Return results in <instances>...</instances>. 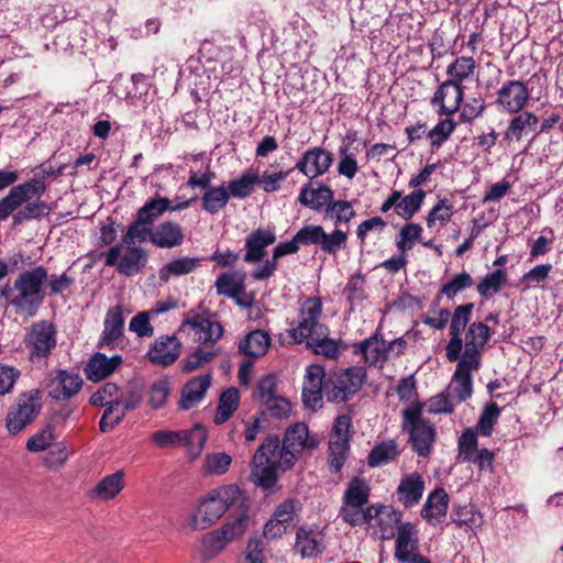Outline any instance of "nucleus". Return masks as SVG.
<instances>
[{
	"label": "nucleus",
	"instance_id": "nucleus-6",
	"mask_svg": "<svg viewBox=\"0 0 563 563\" xmlns=\"http://www.w3.org/2000/svg\"><path fill=\"white\" fill-rule=\"evenodd\" d=\"M402 418V429L409 433L413 451L419 456H428L434 442V429L429 421L421 418V406L404 409Z\"/></svg>",
	"mask_w": 563,
	"mask_h": 563
},
{
	"label": "nucleus",
	"instance_id": "nucleus-37",
	"mask_svg": "<svg viewBox=\"0 0 563 563\" xmlns=\"http://www.w3.org/2000/svg\"><path fill=\"white\" fill-rule=\"evenodd\" d=\"M504 132V140L507 142L520 141L523 135L537 129L539 119L532 112L516 113Z\"/></svg>",
	"mask_w": 563,
	"mask_h": 563
},
{
	"label": "nucleus",
	"instance_id": "nucleus-19",
	"mask_svg": "<svg viewBox=\"0 0 563 563\" xmlns=\"http://www.w3.org/2000/svg\"><path fill=\"white\" fill-rule=\"evenodd\" d=\"M333 163V155L328 150L314 146L308 148L295 165V169L309 179L324 175Z\"/></svg>",
	"mask_w": 563,
	"mask_h": 563
},
{
	"label": "nucleus",
	"instance_id": "nucleus-58",
	"mask_svg": "<svg viewBox=\"0 0 563 563\" xmlns=\"http://www.w3.org/2000/svg\"><path fill=\"white\" fill-rule=\"evenodd\" d=\"M104 407V412L99 421V428L101 432H108L112 430L122 421L125 416L119 400H110V402Z\"/></svg>",
	"mask_w": 563,
	"mask_h": 563
},
{
	"label": "nucleus",
	"instance_id": "nucleus-44",
	"mask_svg": "<svg viewBox=\"0 0 563 563\" xmlns=\"http://www.w3.org/2000/svg\"><path fill=\"white\" fill-rule=\"evenodd\" d=\"M202 209L210 214L218 213L230 200V194L224 186H211L201 197Z\"/></svg>",
	"mask_w": 563,
	"mask_h": 563
},
{
	"label": "nucleus",
	"instance_id": "nucleus-43",
	"mask_svg": "<svg viewBox=\"0 0 563 563\" xmlns=\"http://www.w3.org/2000/svg\"><path fill=\"white\" fill-rule=\"evenodd\" d=\"M198 257H180L165 264L159 269V278L167 282L172 276L179 277L192 273L200 264Z\"/></svg>",
	"mask_w": 563,
	"mask_h": 563
},
{
	"label": "nucleus",
	"instance_id": "nucleus-40",
	"mask_svg": "<svg viewBox=\"0 0 563 563\" xmlns=\"http://www.w3.org/2000/svg\"><path fill=\"white\" fill-rule=\"evenodd\" d=\"M356 216L352 202L347 200H332L323 214L325 220H331L334 223V229H340L341 224H347Z\"/></svg>",
	"mask_w": 563,
	"mask_h": 563
},
{
	"label": "nucleus",
	"instance_id": "nucleus-15",
	"mask_svg": "<svg viewBox=\"0 0 563 563\" xmlns=\"http://www.w3.org/2000/svg\"><path fill=\"white\" fill-rule=\"evenodd\" d=\"M247 523L249 516L242 511L234 520L225 522L221 529L207 534L203 539L207 552L211 555L221 552L229 541L245 532Z\"/></svg>",
	"mask_w": 563,
	"mask_h": 563
},
{
	"label": "nucleus",
	"instance_id": "nucleus-31",
	"mask_svg": "<svg viewBox=\"0 0 563 563\" xmlns=\"http://www.w3.org/2000/svg\"><path fill=\"white\" fill-rule=\"evenodd\" d=\"M333 198L334 191L327 185H320L318 188L306 185L300 189L298 201L313 211L324 213Z\"/></svg>",
	"mask_w": 563,
	"mask_h": 563
},
{
	"label": "nucleus",
	"instance_id": "nucleus-3",
	"mask_svg": "<svg viewBox=\"0 0 563 563\" xmlns=\"http://www.w3.org/2000/svg\"><path fill=\"white\" fill-rule=\"evenodd\" d=\"M48 272L44 266H36L18 275L14 279V298L12 307L19 316L32 318L45 298L44 285L47 283Z\"/></svg>",
	"mask_w": 563,
	"mask_h": 563
},
{
	"label": "nucleus",
	"instance_id": "nucleus-4",
	"mask_svg": "<svg viewBox=\"0 0 563 563\" xmlns=\"http://www.w3.org/2000/svg\"><path fill=\"white\" fill-rule=\"evenodd\" d=\"M339 517L353 527L367 525L373 519H377L382 530V538L388 539L394 536V527L400 522L401 514L389 506H365L342 500Z\"/></svg>",
	"mask_w": 563,
	"mask_h": 563
},
{
	"label": "nucleus",
	"instance_id": "nucleus-46",
	"mask_svg": "<svg viewBox=\"0 0 563 563\" xmlns=\"http://www.w3.org/2000/svg\"><path fill=\"white\" fill-rule=\"evenodd\" d=\"M426 198V191L422 189H415L409 195L405 196L401 201L396 206L395 212L402 220H410L420 210L423 200Z\"/></svg>",
	"mask_w": 563,
	"mask_h": 563
},
{
	"label": "nucleus",
	"instance_id": "nucleus-50",
	"mask_svg": "<svg viewBox=\"0 0 563 563\" xmlns=\"http://www.w3.org/2000/svg\"><path fill=\"white\" fill-rule=\"evenodd\" d=\"M371 487L365 478L354 476L347 484L342 500L368 505Z\"/></svg>",
	"mask_w": 563,
	"mask_h": 563
},
{
	"label": "nucleus",
	"instance_id": "nucleus-53",
	"mask_svg": "<svg viewBox=\"0 0 563 563\" xmlns=\"http://www.w3.org/2000/svg\"><path fill=\"white\" fill-rule=\"evenodd\" d=\"M398 455L395 441L383 442L375 445L367 456V464L371 467H377L389 463Z\"/></svg>",
	"mask_w": 563,
	"mask_h": 563
},
{
	"label": "nucleus",
	"instance_id": "nucleus-48",
	"mask_svg": "<svg viewBox=\"0 0 563 563\" xmlns=\"http://www.w3.org/2000/svg\"><path fill=\"white\" fill-rule=\"evenodd\" d=\"M258 180V174L253 172H246L243 173L240 178L230 180L227 189L230 196L238 199H244L253 192L254 186L257 184Z\"/></svg>",
	"mask_w": 563,
	"mask_h": 563
},
{
	"label": "nucleus",
	"instance_id": "nucleus-29",
	"mask_svg": "<svg viewBox=\"0 0 563 563\" xmlns=\"http://www.w3.org/2000/svg\"><path fill=\"white\" fill-rule=\"evenodd\" d=\"M424 492V481L422 476L417 473L405 475L398 487V500L406 507L410 508L419 504Z\"/></svg>",
	"mask_w": 563,
	"mask_h": 563
},
{
	"label": "nucleus",
	"instance_id": "nucleus-64",
	"mask_svg": "<svg viewBox=\"0 0 563 563\" xmlns=\"http://www.w3.org/2000/svg\"><path fill=\"white\" fill-rule=\"evenodd\" d=\"M54 439L53 427L46 426L27 440L26 449L30 452L45 451L52 446Z\"/></svg>",
	"mask_w": 563,
	"mask_h": 563
},
{
	"label": "nucleus",
	"instance_id": "nucleus-20",
	"mask_svg": "<svg viewBox=\"0 0 563 563\" xmlns=\"http://www.w3.org/2000/svg\"><path fill=\"white\" fill-rule=\"evenodd\" d=\"M151 84L143 74H134L125 84L117 82L115 95L130 106L146 109L150 100Z\"/></svg>",
	"mask_w": 563,
	"mask_h": 563
},
{
	"label": "nucleus",
	"instance_id": "nucleus-60",
	"mask_svg": "<svg viewBox=\"0 0 563 563\" xmlns=\"http://www.w3.org/2000/svg\"><path fill=\"white\" fill-rule=\"evenodd\" d=\"M231 462V456L224 452L208 454L205 457L202 470L209 475H222L227 473Z\"/></svg>",
	"mask_w": 563,
	"mask_h": 563
},
{
	"label": "nucleus",
	"instance_id": "nucleus-54",
	"mask_svg": "<svg viewBox=\"0 0 563 563\" xmlns=\"http://www.w3.org/2000/svg\"><path fill=\"white\" fill-rule=\"evenodd\" d=\"M454 213V206L448 198H439L427 216V225L432 228L437 222L444 227Z\"/></svg>",
	"mask_w": 563,
	"mask_h": 563
},
{
	"label": "nucleus",
	"instance_id": "nucleus-11",
	"mask_svg": "<svg viewBox=\"0 0 563 563\" xmlns=\"http://www.w3.org/2000/svg\"><path fill=\"white\" fill-rule=\"evenodd\" d=\"M322 313V301L319 297L308 298L300 307L297 327L289 330L295 342L311 341L318 334H324L325 328L319 322Z\"/></svg>",
	"mask_w": 563,
	"mask_h": 563
},
{
	"label": "nucleus",
	"instance_id": "nucleus-35",
	"mask_svg": "<svg viewBox=\"0 0 563 563\" xmlns=\"http://www.w3.org/2000/svg\"><path fill=\"white\" fill-rule=\"evenodd\" d=\"M449 505V496L443 488L431 492L421 509V516L430 525H438L445 517Z\"/></svg>",
	"mask_w": 563,
	"mask_h": 563
},
{
	"label": "nucleus",
	"instance_id": "nucleus-63",
	"mask_svg": "<svg viewBox=\"0 0 563 563\" xmlns=\"http://www.w3.org/2000/svg\"><path fill=\"white\" fill-rule=\"evenodd\" d=\"M217 353L218 351L213 346L196 349V351L184 361L183 371L189 373L200 368L205 363L211 361Z\"/></svg>",
	"mask_w": 563,
	"mask_h": 563
},
{
	"label": "nucleus",
	"instance_id": "nucleus-26",
	"mask_svg": "<svg viewBox=\"0 0 563 563\" xmlns=\"http://www.w3.org/2000/svg\"><path fill=\"white\" fill-rule=\"evenodd\" d=\"M482 364L459 358L453 374L452 390L459 401H465L473 394V372H477Z\"/></svg>",
	"mask_w": 563,
	"mask_h": 563
},
{
	"label": "nucleus",
	"instance_id": "nucleus-34",
	"mask_svg": "<svg viewBox=\"0 0 563 563\" xmlns=\"http://www.w3.org/2000/svg\"><path fill=\"white\" fill-rule=\"evenodd\" d=\"M353 351L355 354H361L368 366L387 361L385 354V340H383L378 332L354 344Z\"/></svg>",
	"mask_w": 563,
	"mask_h": 563
},
{
	"label": "nucleus",
	"instance_id": "nucleus-49",
	"mask_svg": "<svg viewBox=\"0 0 563 563\" xmlns=\"http://www.w3.org/2000/svg\"><path fill=\"white\" fill-rule=\"evenodd\" d=\"M153 229L151 224L142 221L136 216V219L128 227L124 235L122 236V243L124 245H135L150 241L152 243Z\"/></svg>",
	"mask_w": 563,
	"mask_h": 563
},
{
	"label": "nucleus",
	"instance_id": "nucleus-22",
	"mask_svg": "<svg viewBox=\"0 0 563 563\" xmlns=\"http://www.w3.org/2000/svg\"><path fill=\"white\" fill-rule=\"evenodd\" d=\"M464 98L463 85L443 81L431 98V104L438 107V114L452 115L459 111Z\"/></svg>",
	"mask_w": 563,
	"mask_h": 563
},
{
	"label": "nucleus",
	"instance_id": "nucleus-42",
	"mask_svg": "<svg viewBox=\"0 0 563 563\" xmlns=\"http://www.w3.org/2000/svg\"><path fill=\"white\" fill-rule=\"evenodd\" d=\"M239 404L240 394L236 388L231 387L223 391L217 407V412L213 419L214 423L222 424L227 422L238 409Z\"/></svg>",
	"mask_w": 563,
	"mask_h": 563
},
{
	"label": "nucleus",
	"instance_id": "nucleus-23",
	"mask_svg": "<svg viewBox=\"0 0 563 563\" xmlns=\"http://www.w3.org/2000/svg\"><path fill=\"white\" fill-rule=\"evenodd\" d=\"M81 386L82 379L78 373L56 369L51 374L47 388L53 399L66 400L78 394Z\"/></svg>",
	"mask_w": 563,
	"mask_h": 563
},
{
	"label": "nucleus",
	"instance_id": "nucleus-17",
	"mask_svg": "<svg viewBox=\"0 0 563 563\" xmlns=\"http://www.w3.org/2000/svg\"><path fill=\"white\" fill-rule=\"evenodd\" d=\"M325 371L320 365H310L306 369L302 385V402L305 407L317 410L323 405L325 397Z\"/></svg>",
	"mask_w": 563,
	"mask_h": 563
},
{
	"label": "nucleus",
	"instance_id": "nucleus-5",
	"mask_svg": "<svg viewBox=\"0 0 563 563\" xmlns=\"http://www.w3.org/2000/svg\"><path fill=\"white\" fill-rule=\"evenodd\" d=\"M325 377V399L329 402L342 404L361 390L367 373L362 366H351L334 371Z\"/></svg>",
	"mask_w": 563,
	"mask_h": 563
},
{
	"label": "nucleus",
	"instance_id": "nucleus-8",
	"mask_svg": "<svg viewBox=\"0 0 563 563\" xmlns=\"http://www.w3.org/2000/svg\"><path fill=\"white\" fill-rule=\"evenodd\" d=\"M296 242L300 245H317L329 255L335 256L347 245V232L342 229H334L325 232L322 225L308 224L302 227L295 234Z\"/></svg>",
	"mask_w": 563,
	"mask_h": 563
},
{
	"label": "nucleus",
	"instance_id": "nucleus-61",
	"mask_svg": "<svg viewBox=\"0 0 563 563\" xmlns=\"http://www.w3.org/2000/svg\"><path fill=\"white\" fill-rule=\"evenodd\" d=\"M456 123L452 119L440 120L437 125L428 132L431 147L438 150L454 132Z\"/></svg>",
	"mask_w": 563,
	"mask_h": 563
},
{
	"label": "nucleus",
	"instance_id": "nucleus-10",
	"mask_svg": "<svg viewBox=\"0 0 563 563\" xmlns=\"http://www.w3.org/2000/svg\"><path fill=\"white\" fill-rule=\"evenodd\" d=\"M42 408L41 393L32 389L19 395L15 404L8 412L5 426L11 434L21 432L38 415Z\"/></svg>",
	"mask_w": 563,
	"mask_h": 563
},
{
	"label": "nucleus",
	"instance_id": "nucleus-41",
	"mask_svg": "<svg viewBox=\"0 0 563 563\" xmlns=\"http://www.w3.org/2000/svg\"><path fill=\"white\" fill-rule=\"evenodd\" d=\"M244 286V274L239 272H225L218 276L214 287L218 295L230 298L236 297Z\"/></svg>",
	"mask_w": 563,
	"mask_h": 563
},
{
	"label": "nucleus",
	"instance_id": "nucleus-7",
	"mask_svg": "<svg viewBox=\"0 0 563 563\" xmlns=\"http://www.w3.org/2000/svg\"><path fill=\"white\" fill-rule=\"evenodd\" d=\"M24 345L31 362L36 363L47 358L57 345L56 327L48 320L32 323L25 330Z\"/></svg>",
	"mask_w": 563,
	"mask_h": 563
},
{
	"label": "nucleus",
	"instance_id": "nucleus-39",
	"mask_svg": "<svg viewBox=\"0 0 563 563\" xmlns=\"http://www.w3.org/2000/svg\"><path fill=\"white\" fill-rule=\"evenodd\" d=\"M295 550L302 558H314L322 551L321 539L319 534L312 530L302 528L297 530Z\"/></svg>",
	"mask_w": 563,
	"mask_h": 563
},
{
	"label": "nucleus",
	"instance_id": "nucleus-18",
	"mask_svg": "<svg viewBox=\"0 0 563 563\" xmlns=\"http://www.w3.org/2000/svg\"><path fill=\"white\" fill-rule=\"evenodd\" d=\"M395 555L402 563H430L418 550L417 531L412 523H398Z\"/></svg>",
	"mask_w": 563,
	"mask_h": 563
},
{
	"label": "nucleus",
	"instance_id": "nucleus-51",
	"mask_svg": "<svg viewBox=\"0 0 563 563\" xmlns=\"http://www.w3.org/2000/svg\"><path fill=\"white\" fill-rule=\"evenodd\" d=\"M423 229L419 223H406L396 236V247L401 253L412 250L416 242L421 240Z\"/></svg>",
	"mask_w": 563,
	"mask_h": 563
},
{
	"label": "nucleus",
	"instance_id": "nucleus-16",
	"mask_svg": "<svg viewBox=\"0 0 563 563\" xmlns=\"http://www.w3.org/2000/svg\"><path fill=\"white\" fill-rule=\"evenodd\" d=\"M474 305L472 302L460 305L455 308L450 322V340L445 346V356L450 362H455L460 358L463 339L462 332L465 330L471 320Z\"/></svg>",
	"mask_w": 563,
	"mask_h": 563
},
{
	"label": "nucleus",
	"instance_id": "nucleus-13",
	"mask_svg": "<svg viewBox=\"0 0 563 563\" xmlns=\"http://www.w3.org/2000/svg\"><path fill=\"white\" fill-rule=\"evenodd\" d=\"M151 439L158 448L186 445L196 454H199L207 441V432L200 426L181 431L158 430L152 434Z\"/></svg>",
	"mask_w": 563,
	"mask_h": 563
},
{
	"label": "nucleus",
	"instance_id": "nucleus-33",
	"mask_svg": "<svg viewBox=\"0 0 563 563\" xmlns=\"http://www.w3.org/2000/svg\"><path fill=\"white\" fill-rule=\"evenodd\" d=\"M185 239L181 227L172 221H164L153 229L152 244L159 249H173L183 244Z\"/></svg>",
	"mask_w": 563,
	"mask_h": 563
},
{
	"label": "nucleus",
	"instance_id": "nucleus-36",
	"mask_svg": "<svg viewBox=\"0 0 563 563\" xmlns=\"http://www.w3.org/2000/svg\"><path fill=\"white\" fill-rule=\"evenodd\" d=\"M269 345V334L264 330H254L240 340L239 352L243 355L257 358L265 355Z\"/></svg>",
	"mask_w": 563,
	"mask_h": 563
},
{
	"label": "nucleus",
	"instance_id": "nucleus-57",
	"mask_svg": "<svg viewBox=\"0 0 563 563\" xmlns=\"http://www.w3.org/2000/svg\"><path fill=\"white\" fill-rule=\"evenodd\" d=\"M479 433L475 431L473 428H466L459 438L457 448L459 455L457 459L462 462H470V459L477 452L478 440L477 435Z\"/></svg>",
	"mask_w": 563,
	"mask_h": 563
},
{
	"label": "nucleus",
	"instance_id": "nucleus-1",
	"mask_svg": "<svg viewBox=\"0 0 563 563\" xmlns=\"http://www.w3.org/2000/svg\"><path fill=\"white\" fill-rule=\"evenodd\" d=\"M246 497L238 485L230 484L210 490L199 503L192 518L195 529H207L216 523L225 511L238 508L247 515Z\"/></svg>",
	"mask_w": 563,
	"mask_h": 563
},
{
	"label": "nucleus",
	"instance_id": "nucleus-56",
	"mask_svg": "<svg viewBox=\"0 0 563 563\" xmlns=\"http://www.w3.org/2000/svg\"><path fill=\"white\" fill-rule=\"evenodd\" d=\"M499 416L500 409L498 405L496 402L487 404L481 413L476 427L473 429L483 437H490Z\"/></svg>",
	"mask_w": 563,
	"mask_h": 563
},
{
	"label": "nucleus",
	"instance_id": "nucleus-32",
	"mask_svg": "<svg viewBox=\"0 0 563 563\" xmlns=\"http://www.w3.org/2000/svg\"><path fill=\"white\" fill-rule=\"evenodd\" d=\"M187 323L192 328L196 340L200 343H211V346H213V344L223 335L222 325L210 318L196 314L191 319L187 320Z\"/></svg>",
	"mask_w": 563,
	"mask_h": 563
},
{
	"label": "nucleus",
	"instance_id": "nucleus-24",
	"mask_svg": "<svg viewBox=\"0 0 563 563\" xmlns=\"http://www.w3.org/2000/svg\"><path fill=\"white\" fill-rule=\"evenodd\" d=\"M490 336L492 331L486 323H471L465 334V350L460 358L482 364V352Z\"/></svg>",
	"mask_w": 563,
	"mask_h": 563
},
{
	"label": "nucleus",
	"instance_id": "nucleus-2",
	"mask_svg": "<svg viewBox=\"0 0 563 563\" xmlns=\"http://www.w3.org/2000/svg\"><path fill=\"white\" fill-rule=\"evenodd\" d=\"M285 445L278 435L269 434L255 451L251 463L254 484L264 490H272L277 484V472H286L294 466L285 464Z\"/></svg>",
	"mask_w": 563,
	"mask_h": 563
},
{
	"label": "nucleus",
	"instance_id": "nucleus-9",
	"mask_svg": "<svg viewBox=\"0 0 563 563\" xmlns=\"http://www.w3.org/2000/svg\"><path fill=\"white\" fill-rule=\"evenodd\" d=\"M147 263V253L136 245L122 244L111 246L104 254V265L115 267L119 274L133 276L143 271Z\"/></svg>",
	"mask_w": 563,
	"mask_h": 563
},
{
	"label": "nucleus",
	"instance_id": "nucleus-28",
	"mask_svg": "<svg viewBox=\"0 0 563 563\" xmlns=\"http://www.w3.org/2000/svg\"><path fill=\"white\" fill-rule=\"evenodd\" d=\"M122 362V356L119 354L108 357L106 354L97 352L85 367L86 376L89 380L100 382L110 376Z\"/></svg>",
	"mask_w": 563,
	"mask_h": 563
},
{
	"label": "nucleus",
	"instance_id": "nucleus-62",
	"mask_svg": "<svg viewBox=\"0 0 563 563\" xmlns=\"http://www.w3.org/2000/svg\"><path fill=\"white\" fill-rule=\"evenodd\" d=\"M473 278L466 273L462 272L452 277V279L444 284L440 290L448 299H453L459 292L472 287Z\"/></svg>",
	"mask_w": 563,
	"mask_h": 563
},
{
	"label": "nucleus",
	"instance_id": "nucleus-12",
	"mask_svg": "<svg viewBox=\"0 0 563 563\" xmlns=\"http://www.w3.org/2000/svg\"><path fill=\"white\" fill-rule=\"evenodd\" d=\"M286 452L284 462L287 466H295L305 450H314L319 446L320 440L317 434H311L303 422H296L289 426L282 440Z\"/></svg>",
	"mask_w": 563,
	"mask_h": 563
},
{
	"label": "nucleus",
	"instance_id": "nucleus-52",
	"mask_svg": "<svg viewBox=\"0 0 563 563\" xmlns=\"http://www.w3.org/2000/svg\"><path fill=\"white\" fill-rule=\"evenodd\" d=\"M170 208V200L166 197H157L147 200L137 211V217L147 224H153L165 211Z\"/></svg>",
	"mask_w": 563,
	"mask_h": 563
},
{
	"label": "nucleus",
	"instance_id": "nucleus-21",
	"mask_svg": "<svg viewBox=\"0 0 563 563\" xmlns=\"http://www.w3.org/2000/svg\"><path fill=\"white\" fill-rule=\"evenodd\" d=\"M124 312L120 305L111 307L103 320V330L98 341L100 349H117L124 334Z\"/></svg>",
	"mask_w": 563,
	"mask_h": 563
},
{
	"label": "nucleus",
	"instance_id": "nucleus-30",
	"mask_svg": "<svg viewBox=\"0 0 563 563\" xmlns=\"http://www.w3.org/2000/svg\"><path fill=\"white\" fill-rule=\"evenodd\" d=\"M211 385V376L209 374L196 376L190 379L181 390L179 408L189 410L198 406L205 398L207 390Z\"/></svg>",
	"mask_w": 563,
	"mask_h": 563
},
{
	"label": "nucleus",
	"instance_id": "nucleus-14",
	"mask_svg": "<svg viewBox=\"0 0 563 563\" xmlns=\"http://www.w3.org/2000/svg\"><path fill=\"white\" fill-rule=\"evenodd\" d=\"M530 99V92L523 81L508 80L496 92L495 104L510 114L519 113Z\"/></svg>",
	"mask_w": 563,
	"mask_h": 563
},
{
	"label": "nucleus",
	"instance_id": "nucleus-59",
	"mask_svg": "<svg viewBox=\"0 0 563 563\" xmlns=\"http://www.w3.org/2000/svg\"><path fill=\"white\" fill-rule=\"evenodd\" d=\"M26 201L22 188L19 186L12 187L9 194L0 200V220H7L13 211Z\"/></svg>",
	"mask_w": 563,
	"mask_h": 563
},
{
	"label": "nucleus",
	"instance_id": "nucleus-45",
	"mask_svg": "<svg viewBox=\"0 0 563 563\" xmlns=\"http://www.w3.org/2000/svg\"><path fill=\"white\" fill-rule=\"evenodd\" d=\"M507 279L508 276L506 271L497 268L494 272L486 274L477 284V292L481 297L489 299L500 290L503 285L507 283Z\"/></svg>",
	"mask_w": 563,
	"mask_h": 563
},
{
	"label": "nucleus",
	"instance_id": "nucleus-47",
	"mask_svg": "<svg viewBox=\"0 0 563 563\" xmlns=\"http://www.w3.org/2000/svg\"><path fill=\"white\" fill-rule=\"evenodd\" d=\"M476 68V63L473 57L461 56L457 57L446 68V75L450 81L462 85V82L470 78Z\"/></svg>",
	"mask_w": 563,
	"mask_h": 563
},
{
	"label": "nucleus",
	"instance_id": "nucleus-55",
	"mask_svg": "<svg viewBox=\"0 0 563 563\" xmlns=\"http://www.w3.org/2000/svg\"><path fill=\"white\" fill-rule=\"evenodd\" d=\"M350 452V442L329 440V467L331 472L339 473L344 466Z\"/></svg>",
	"mask_w": 563,
	"mask_h": 563
},
{
	"label": "nucleus",
	"instance_id": "nucleus-27",
	"mask_svg": "<svg viewBox=\"0 0 563 563\" xmlns=\"http://www.w3.org/2000/svg\"><path fill=\"white\" fill-rule=\"evenodd\" d=\"M276 234L273 229H256L245 238V254L243 260L246 263H258L265 254L266 247L274 244Z\"/></svg>",
	"mask_w": 563,
	"mask_h": 563
},
{
	"label": "nucleus",
	"instance_id": "nucleus-38",
	"mask_svg": "<svg viewBox=\"0 0 563 563\" xmlns=\"http://www.w3.org/2000/svg\"><path fill=\"white\" fill-rule=\"evenodd\" d=\"M123 476L122 471L104 476L91 490V498L102 501L113 499L124 488Z\"/></svg>",
	"mask_w": 563,
	"mask_h": 563
},
{
	"label": "nucleus",
	"instance_id": "nucleus-25",
	"mask_svg": "<svg viewBox=\"0 0 563 563\" xmlns=\"http://www.w3.org/2000/svg\"><path fill=\"white\" fill-rule=\"evenodd\" d=\"M180 342L175 335H161L147 351V357L154 365L169 366L179 356Z\"/></svg>",
	"mask_w": 563,
	"mask_h": 563
}]
</instances>
